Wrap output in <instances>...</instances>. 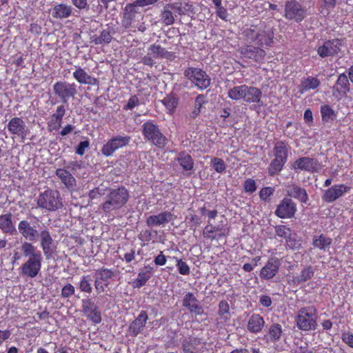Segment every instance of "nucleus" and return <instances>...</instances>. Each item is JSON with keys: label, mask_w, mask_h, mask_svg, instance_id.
Returning a JSON list of instances; mask_svg holds the SVG:
<instances>
[{"label": "nucleus", "mask_w": 353, "mask_h": 353, "mask_svg": "<svg viewBox=\"0 0 353 353\" xmlns=\"http://www.w3.org/2000/svg\"><path fill=\"white\" fill-rule=\"evenodd\" d=\"M201 340L198 338H189L182 343L183 353H203V347H200Z\"/></svg>", "instance_id": "obj_34"}, {"label": "nucleus", "mask_w": 353, "mask_h": 353, "mask_svg": "<svg viewBox=\"0 0 353 353\" xmlns=\"http://www.w3.org/2000/svg\"><path fill=\"white\" fill-rule=\"evenodd\" d=\"M283 334L281 325L275 323L270 325L267 333L264 335V340L266 343H276L279 341Z\"/></svg>", "instance_id": "obj_31"}, {"label": "nucleus", "mask_w": 353, "mask_h": 353, "mask_svg": "<svg viewBox=\"0 0 353 353\" xmlns=\"http://www.w3.org/2000/svg\"><path fill=\"white\" fill-rule=\"evenodd\" d=\"M142 134L145 139L151 142L159 148H164L168 143V139L164 136L158 125L152 120L147 121L142 125Z\"/></svg>", "instance_id": "obj_6"}, {"label": "nucleus", "mask_w": 353, "mask_h": 353, "mask_svg": "<svg viewBox=\"0 0 353 353\" xmlns=\"http://www.w3.org/2000/svg\"><path fill=\"white\" fill-rule=\"evenodd\" d=\"M174 215L168 211L159 213L157 215H151L146 219V224L149 227L157 226L168 223L173 220Z\"/></svg>", "instance_id": "obj_29"}, {"label": "nucleus", "mask_w": 353, "mask_h": 353, "mask_svg": "<svg viewBox=\"0 0 353 353\" xmlns=\"http://www.w3.org/2000/svg\"><path fill=\"white\" fill-rule=\"evenodd\" d=\"M65 114V108L63 105L57 107L56 112L52 114L48 121V129L50 132L57 131L62 124L63 118Z\"/></svg>", "instance_id": "obj_26"}, {"label": "nucleus", "mask_w": 353, "mask_h": 353, "mask_svg": "<svg viewBox=\"0 0 353 353\" xmlns=\"http://www.w3.org/2000/svg\"><path fill=\"white\" fill-rule=\"evenodd\" d=\"M221 227L219 225H212L211 221H208V225L205 227L203 235L204 238L208 239L210 240H214L216 239V236L214 235V233L216 232H218L221 230Z\"/></svg>", "instance_id": "obj_50"}, {"label": "nucleus", "mask_w": 353, "mask_h": 353, "mask_svg": "<svg viewBox=\"0 0 353 353\" xmlns=\"http://www.w3.org/2000/svg\"><path fill=\"white\" fill-rule=\"evenodd\" d=\"M265 325L263 318L259 314H253L248 322V330L254 334L259 333Z\"/></svg>", "instance_id": "obj_35"}, {"label": "nucleus", "mask_w": 353, "mask_h": 353, "mask_svg": "<svg viewBox=\"0 0 353 353\" xmlns=\"http://www.w3.org/2000/svg\"><path fill=\"white\" fill-rule=\"evenodd\" d=\"M130 140V137L127 135L113 136L102 146L101 152L106 157H111L117 150L127 146Z\"/></svg>", "instance_id": "obj_9"}, {"label": "nucleus", "mask_w": 353, "mask_h": 353, "mask_svg": "<svg viewBox=\"0 0 353 353\" xmlns=\"http://www.w3.org/2000/svg\"><path fill=\"white\" fill-rule=\"evenodd\" d=\"M175 8L174 5L167 3L164 6L163 9L161 12L160 17L161 22L165 26L172 25L175 21L174 17L171 11V8Z\"/></svg>", "instance_id": "obj_44"}, {"label": "nucleus", "mask_w": 353, "mask_h": 353, "mask_svg": "<svg viewBox=\"0 0 353 353\" xmlns=\"http://www.w3.org/2000/svg\"><path fill=\"white\" fill-rule=\"evenodd\" d=\"M321 114L322 120L324 122H327L330 120H334L336 116L334 110L329 105H321Z\"/></svg>", "instance_id": "obj_49"}, {"label": "nucleus", "mask_w": 353, "mask_h": 353, "mask_svg": "<svg viewBox=\"0 0 353 353\" xmlns=\"http://www.w3.org/2000/svg\"><path fill=\"white\" fill-rule=\"evenodd\" d=\"M79 289L81 292L90 294L92 292V279L90 275H83L79 281Z\"/></svg>", "instance_id": "obj_51"}, {"label": "nucleus", "mask_w": 353, "mask_h": 353, "mask_svg": "<svg viewBox=\"0 0 353 353\" xmlns=\"http://www.w3.org/2000/svg\"><path fill=\"white\" fill-rule=\"evenodd\" d=\"M317 310L313 305L301 307L296 316L297 327L302 331L314 330L317 327Z\"/></svg>", "instance_id": "obj_4"}, {"label": "nucleus", "mask_w": 353, "mask_h": 353, "mask_svg": "<svg viewBox=\"0 0 353 353\" xmlns=\"http://www.w3.org/2000/svg\"><path fill=\"white\" fill-rule=\"evenodd\" d=\"M153 262L156 265L163 266L167 262V257L163 254V251H160L159 254L154 257Z\"/></svg>", "instance_id": "obj_61"}, {"label": "nucleus", "mask_w": 353, "mask_h": 353, "mask_svg": "<svg viewBox=\"0 0 353 353\" xmlns=\"http://www.w3.org/2000/svg\"><path fill=\"white\" fill-rule=\"evenodd\" d=\"M72 12L71 6L63 3H57L52 8V16L55 19H65L71 15Z\"/></svg>", "instance_id": "obj_36"}, {"label": "nucleus", "mask_w": 353, "mask_h": 353, "mask_svg": "<svg viewBox=\"0 0 353 353\" xmlns=\"http://www.w3.org/2000/svg\"><path fill=\"white\" fill-rule=\"evenodd\" d=\"M8 130L11 134L24 138L27 134L26 125L21 118H12L8 125Z\"/></svg>", "instance_id": "obj_25"}, {"label": "nucleus", "mask_w": 353, "mask_h": 353, "mask_svg": "<svg viewBox=\"0 0 353 353\" xmlns=\"http://www.w3.org/2000/svg\"><path fill=\"white\" fill-rule=\"evenodd\" d=\"M245 89L246 84L236 85L228 90V97L232 100L243 101Z\"/></svg>", "instance_id": "obj_45"}, {"label": "nucleus", "mask_w": 353, "mask_h": 353, "mask_svg": "<svg viewBox=\"0 0 353 353\" xmlns=\"http://www.w3.org/2000/svg\"><path fill=\"white\" fill-rule=\"evenodd\" d=\"M18 230L21 236L26 239L30 241H34L38 239L39 232L36 228L32 226L30 223L26 220L19 221L18 224Z\"/></svg>", "instance_id": "obj_23"}, {"label": "nucleus", "mask_w": 353, "mask_h": 353, "mask_svg": "<svg viewBox=\"0 0 353 353\" xmlns=\"http://www.w3.org/2000/svg\"><path fill=\"white\" fill-rule=\"evenodd\" d=\"M185 76L201 90L206 89L210 84L209 76L199 68H188L185 70Z\"/></svg>", "instance_id": "obj_12"}, {"label": "nucleus", "mask_w": 353, "mask_h": 353, "mask_svg": "<svg viewBox=\"0 0 353 353\" xmlns=\"http://www.w3.org/2000/svg\"><path fill=\"white\" fill-rule=\"evenodd\" d=\"M153 272V267L150 266V265H145L142 269L140 270L137 278L132 281V287L134 288H140L145 285L152 276Z\"/></svg>", "instance_id": "obj_28"}, {"label": "nucleus", "mask_w": 353, "mask_h": 353, "mask_svg": "<svg viewBox=\"0 0 353 353\" xmlns=\"http://www.w3.org/2000/svg\"><path fill=\"white\" fill-rule=\"evenodd\" d=\"M83 311L87 319L94 324L101 322V314L97 305L91 299L82 301Z\"/></svg>", "instance_id": "obj_17"}, {"label": "nucleus", "mask_w": 353, "mask_h": 353, "mask_svg": "<svg viewBox=\"0 0 353 353\" xmlns=\"http://www.w3.org/2000/svg\"><path fill=\"white\" fill-rule=\"evenodd\" d=\"M75 292L74 287L71 283L65 285L61 291V296L63 299H68L72 296Z\"/></svg>", "instance_id": "obj_56"}, {"label": "nucleus", "mask_w": 353, "mask_h": 353, "mask_svg": "<svg viewBox=\"0 0 353 353\" xmlns=\"http://www.w3.org/2000/svg\"><path fill=\"white\" fill-rule=\"evenodd\" d=\"M75 68L72 77L80 85H96L98 83L97 79L90 75L84 68L80 66H75Z\"/></svg>", "instance_id": "obj_27"}, {"label": "nucleus", "mask_w": 353, "mask_h": 353, "mask_svg": "<svg viewBox=\"0 0 353 353\" xmlns=\"http://www.w3.org/2000/svg\"><path fill=\"white\" fill-rule=\"evenodd\" d=\"M314 275V270L312 266L307 265L301 270L298 275L293 276L292 281L293 283L299 285L310 280Z\"/></svg>", "instance_id": "obj_38"}, {"label": "nucleus", "mask_w": 353, "mask_h": 353, "mask_svg": "<svg viewBox=\"0 0 353 353\" xmlns=\"http://www.w3.org/2000/svg\"><path fill=\"white\" fill-rule=\"evenodd\" d=\"M21 251L26 260L19 268V274L25 278L34 279L40 273L43 256L40 250L31 242H22Z\"/></svg>", "instance_id": "obj_2"}, {"label": "nucleus", "mask_w": 353, "mask_h": 353, "mask_svg": "<svg viewBox=\"0 0 353 353\" xmlns=\"http://www.w3.org/2000/svg\"><path fill=\"white\" fill-rule=\"evenodd\" d=\"M274 190L272 187H265L263 188L259 191V197L261 200L264 201H268L270 200V197L274 194Z\"/></svg>", "instance_id": "obj_57"}, {"label": "nucleus", "mask_w": 353, "mask_h": 353, "mask_svg": "<svg viewBox=\"0 0 353 353\" xmlns=\"http://www.w3.org/2000/svg\"><path fill=\"white\" fill-rule=\"evenodd\" d=\"M38 238L39 239V246L46 259L47 260L53 259L57 250V244L49 229L45 228L41 230Z\"/></svg>", "instance_id": "obj_8"}, {"label": "nucleus", "mask_w": 353, "mask_h": 353, "mask_svg": "<svg viewBox=\"0 0 353 353\" xmlns=\"http://www.w3.org/2000/svg\"><path fill=\"white\" fill-rule=\"evenodd\" d=\"M296 204L290 198H283L277 205L274 214L280 219L293 218L296 212Z\"/></svg>", "instance_id": "obj_14"}, {"label": "nucleus", "mask_w": 353, "mask_h": 353, "mask_svg": "<svg viewBox=\"0 0 353 353\" xmlns=\"http://www.w3.org/2000/svg\"><path fill=\"white\" fill-rule=\"evenodd\" d=\"M55 174L68 189L73 190L76 187V179L69 171L58 168Z\"/></svg>", "instance_id": "obj_33"}, {"label": "nucleus", "mask_w": 353, "mask_h": 353, "mask_svg": "<svg viewBox=\"0 0 353 353\" xmlns=\"http://www.w3.org/2000/svg\"><path fill=\"white\" fill-rule=\"evenodd\" d=\"M286 161H281V159H274L269 167H268V174L270 176H274L279 174L283 169L284 165Z\"/></svg>", "instance_id": "obj_48"}, {"label": "nucleus", "mask_w": 353, "mask_h": 353, "mask_svg": "<svg viewBox=\"0 0 353 353\" xmlns=\"http://www.w3.org/2000/svg\"><path fill=\"white\" fill-rule=\"evenodd\" d=\"M351 189L350 186L343 183L335 184L324 192L322 199L326 203H333L339 198L349 193Z\"/></svg>", "instance_id": "obj_15"}, {"label": "nucleus", "mask_w": 353, "mask_h": 353, "mask_svg": "<svg viewBox=\"0 0 353 353\" xmlns=\"http://www.w3.org/2000/svg\"><path fill=\"white\" fill-rule=\"evenodd\" d=\"M176 160L183 170L191 171L193 170L194 161L192 157L186 152H179Z\"/></svg>", "instance_id": "obj_43"}, {"label": "nucleus", "mask_w": 353, "mask_h": 353, "mask_svg": "<svg viewBox=\"0 0 353 353\" xmlns=\"http://www.w3.org/2000/svg\"><path fill=\"white\" fill-rule=\"evenodd\" d=\"M230 306L227 301L222 300L219 303L218 314L221 316L229 312Z\"/></svg>", "instance_id": "obj_59"}, {"label": "nucleus", "mask_w": 353, "mask_h": 353, "mask_svg": "<svg viewBox=\"0 0 353 353\" xmlns=\"http://www.w3.org/2000/svg\"><path fill=\"white\" fill-rule=\"evenodd\" d=\"M343 45V39L334 38L326 40L321 46H319L316 52L321 58L334 57L339 54Z\"/></svg>", "instance_id": "obj_10"}, {"label": "nucleus", "mask_w": 353, "mask_h": 353, "mask_svg": "<svg viewBox=\"0 0 353 353\" xmlns=\"http://www.w3.org/2000/svg\"><path fill=\"white\" fill-rule=\"evenodd\" d=\"M0 230L3 234L9 235L16 234L17 229L12 221V214L10 212L0 215Z\"/></svg>", "instance_id": "obj_30"}, {"label": "nucleus", "mask_w": 353, "mask_h": 353, "mask_svg": "<svg viewBox=\"0 0 353 353\" xmlns=\"http://www.w3.org/2000/svg\"><path fill=\"white\" fill-rule=\"evenodd\" d=\"M183 306L195 315H202L204 313L203 307L192 292H188L183 299Z\"/></svg>", "instance_id": "obj_24"}, {"label": "nucleus", "mask_w": 353, "mask_h": 353, "mask_svg": "<svg viewBox=\"0 0 353 353\" xmlns=\"http://www.w3.org/2000/svg\"><path fill=\"white\" fill-rule=\"evenodd\" d=\"M244 190L246 192L253 193L256 190V184L254 179H248L245 181L243 184Z\"/></svg>", "instance_id": "obj_58"}, {"label": "nucleus", "mask_w": 353, "mask_h": 353, "mask_svg": "<svg viewBox=\"0 0 353 353\" xmlns=\"http://www.w3.org/2000/svg\"><path fill=\"white\" fill-rule=\"evenodd\" d=\"M91 39L95 45L110 43L112 41V36L109 29H103L99 36L94 35L91 37Z\"/></svg>", "instance_id": "obj_46"}, {"label": "nucleus", "mask_w": 353, "mask_h": 353, "mask_svg": "<svg viewBox=\"0 0 353 353\" xmlns=\"http://www.w3.org/2000/svg\"><path fill=\"white\" fill-rule=\"evenodd\" d=\"M306 16V8L296 0L288 1L285 3L284 14L285 19L301 22Z\"/></svg>", "instance_id": "obj_11"}, {"label": "nucleus", "mask_w": 353, "mask_h": 353, "mask_svg": "<svg viewBox=\"0 0 353 353\" xmlns=\"http://www.w3.org/2000/svg\"><path fill=\"white\" fill-rule=\"evenodd\" d=\"M77 85L66 81H58L52 86L54 96L63 103H68L70 99H74L77 94Z\"/></svg>", "instance_id": "obj_7"}, {"label": "nucleus", "mask_w": 353, "mask_h": 353, "mask_svg": "<svg viewBox=\"0 0 353 353\" xmlns=\"http://www.w3.org/2000/svg\"><path fill=\"white\" fill-rule=\"evenodd\" d=\"M275 233L277 236L283 238L288 242V239H290L292 235L291 229L284 225H279L275 227Z\"/></svg>", "instance_id": "obj_52"}, {"label": "nucleus", "mask_w": 353, "mask_h": 353, "mask_svg": "<svg viewBox=\"0 0 353 353\" xmlns=\"http://www.w3.org/2000/svg\"><path fill=\"white\" fill-rule=\"evenodd\" d=\"M72 3L79 10H88V0H71Z\"/></svg>", "instance_id": "obj_64"}, {"label": "nucleus", "mask_w": 353, "mask_h": 353, "mask_svg": "<svg viewBox=\"0 0 353 353\" xmlns=\"http://www.w3.org/2000/svg\"><path fill=\"white\" fill-rule=\"evenodd\" d=\"M321 85L320 80L312 76H309L304 78L299 85V92L303 94L310 90H314L319 87Z\"/></svg>", "instance_id": "obj_40"}, {"label": "nucleus", "mask_w": 353, "mask_h": 353, "mask_svg": "<svg viewBox=\"0 0 353 353\" xmlns=\"http://www.w3.org/2000/svg\"><path fill=\"white\" fill-rule=\"evenodd\" d=\"M179 98L177 94L171 92L166 95L162 100L161 103L166 109V113L170 115H173L179 105Z\"/></svg>", "instance_id": "obj_32"}, {"label": "nucleus", "mask_w": 353, "mask_h": 353, "mask_svg": "<svg viewBox=\"0 0 353 353\" xmlns=\"http://www.w3.org/2000/svg\"><path fill=\"white\" fill-rule=\"evenodd\" d=\"M291 168L294 170L306 171L314 173L321 169L319 161L314 158L303 157L296 159L291 165Z\"/></svg>", "instance_id": "obj_13"}, {"label": "nucleus", "mask_w": 353, "mask_h": 353, "mask_svg": "<svg viewBox=\"0 0 353 353\" xmlns=\"http://www.w3.org/2000/svg\"><path fill=\"white\" fill-rule=\"evenodd\" d=\"M288 196L299 200L302 203H306L308 201V195L305 188L297 185L292 184L288 186Z\"/></svg>", "instance_id": "obj_37"}, {"label": "nucleus", "mask_w": 353, "mask_h": 353, "mask_svg": "<svg viewBox=\"0 0 353 353\" xmlns=\"http://www.w3.org/2000/svg\"><path fill=\"white\" fill-rule=\"evenodd\" d=\"M139 103V99L137 95H133L130 97L128 99L127 104L124 106L123 109L125 110H132L134 107L138 105Z\"/></svg>", "instance_id": "obj_60"}, {"label": "nucleus", "mask_w": 353, "mask_h": 353, "mask_svg": "<svg viewBox=\"0 0 353 353\" xmlns=\"http://www.w3.org/2000/svg\"><path fill=\"white\" fill-rule=\"evenodd\" d=\"M242 35L248 43L239 48L241 57L259 65L264 63L267 56L265 49L272 48L274 43L273 29L263 24L251 25L243 30Z\"/></svg>", "instance_id": "obj_1"}, {"label": "nucleus", "mask_w": 353, "mask_h": 353, "mask_svg": "<svg viewBox=\"0 0 353 353\" xmlns=\"http://www.w3.org/2000/svg\"><path fill=\"white\" fill-rule=\"evenodd\" d=\"M176 266L180 274L188 275L190 273V268L188 263L183 259H176Z\"/></svg>", "instance_id": "obj_55"}, {"label": "nucleus", "mask_w": 353, "mask_h": 353, "mask_svg": "<svg viewBox=\"0 0 353 353\" xmlns=\"http://www.w3.org/2000/svg\"><path fill=\"white\" fill-rule=\"evenodd\" d=\"M216 15L222 20L227 21L228 11L225 8L222 6V4L219 6H215Z\"/></svg>", "instance_id": "obj_62"}, {"label": "nucleus", "mask_w": 353, "mask_h": 353, "mask_svg": "<svg viewBox=\"0 0 353 353\" xmlns=\"http://www.w3.org/2000/svg\"><path fill=\"white\" fill-rule=\"evenodd\" d=\"M96 274L97 275V279L94 281V287L97 291L101 292L104 291V287L99 281L104 282L105 285L107 287L110 283V281L115 276L116 274L112 269L102 267L96 270Z\"/></svg>", "instance_id": "obj_20"}, {"label": "nucleus", "mask_w": 353, "mask_h": 353, "mask_svg": "<svg viewBox=\"0 0 353 353\" xmlns=\"http://www.w3.org/2000/svg\"><path fill=\"white\" fill-rule=\"evenodd\" d=\"M262 95L263 93L261 89L246 85L243 101L247 103H253L256 107L260 108L263 105L261 100Z\"/></svg>", "instance_id": "obj_21"}, {"label": "nucleus", "mask_w": 353, "mask_h": 353, "mask_svg": "<svg viewBox=\"0 0 353 353\" xmlns=\"http://www.w3.org/2000/svg\"><path fill=\"white\" fill-rule=\"evenodd\" d=\"M148 54L155 59H170L172 53L168 52L159 44L154 43L148 48Z\"/></svg>", "instance_id": "obj_39"}, {"label": "nucleus", "mask_w": 353, "mask_h": 353, "mask_svg": "<svg viewBox=\"0 0 353 353\" xmlns=\"http://www.w3.org/2000/svg\"><path fill=\"white\" fill-rule=\"evenodd\" d=\"M281 265V259L276 257H270L261 269L259 276L264 280H270L279 272Z\"/></svg>", "instance_id": "obj_16"}, {"label": "nucleus", "mask_w": 353, "mask_h": 353, "mask_svg": "<svg viewBox=\"0 0 353 353\" xmlns=\"http://www.w3.org/2000/svg\"><path fill=\"white\" fill-rule=\"evenodd\" d=\"M157 231L152 230H142L138 235L139 239L141 241V246H145L148 243L157 237Z\"/></svg>", "instance_id": "obj_47"}, {"label": "nucleus", "mask_w": 353, "mask_h": 353, "mask_svg": "<svg viewBox=\"0 0 353 353\" xmlns=\"http://www.w3.org/2000/svg\"><path fill=\"white\" fill-rule=\"evenodd\" d=\"M107 197V201L101 205V209L105 214L123 208L128 202L130 194L127 188L121 185L111 190Z\"/></svg>", "instance_id": "obj_3"}, {"label": "nucleus", "mask_w": 353, "mask_h": 353, "mask_svg": "<svg viewBox=\"0 0 353 353\" xmlns=\"http://www.w3.org/2000/svg\"><path fill=\"white\" fill-rule=\"evenodd\" d=\"M273 152L275 159H281L283 161H287L289 150L285 141H279L276 142L274 145Z\"/></svg>", "instance_id": "obj_42"}, {"label": "nucleus", "mask_w": 353, "mask_h": 353, "mask_svg": "<svg viewBox=\"0 0 353 353\" xmlns=\"http://www.w3.org/2000/svg\"><path fill=\"white\" fill-rule=\"evenodd\" d=\"M341 339L343 343L353 348V333L349 332H344L342 334Z\"/></svg>", "instance_id": "obj_63"}, {"label": "nucleus", "mask_w": 353, "mask_h": 353, "mask_svg": "<svg viewBox=\"0 0 353 353\" xmlns=\"http://www.w3.org/2000/svg\"><path fill=\"white\" fill-rule=\"evenodd\" d=\"M148 315L146 311L141 310L137 317L130 324L128 327L129 335L135 337L145 327Z\"/></svg>", "instance_id": "obj_22"}, {"label": "nucleus", "mask_w": 353, "mask_h": 353, "mask_svg": "<svg viewBox=\"0 0 353 353\" xmlns=\"http://www.w3.org/2000/svg\"><path fill=\"white\" fill-rule=\"evenodd\" d=\"M37 204L39 208L48 212L56 211L63 206L59 192L50 188L39 195Z\"/></svg>", "instance_id": "obj_5"}, {"label": "nucleus", "mask_w": 353, "mask_h": 353, "mask_svg": "<svg viewBox=\"0 0 353 353\" xmlns=\"http://www.w3.org/2000/svg\"><path fill=\"white\" fill-rule=\"evenodd\" d=\"M332 239L324 234L315 235L312 239V245L320 250L329 249L332 245Z\"/></svg>", "instance_id": "obj_41"}, {"label": "nucleus", "mask_w": 353, "mask_h": 353, "mask_svg": "<svg viewBox=\"0 0 353 353\" xmlns=\"http://www.w3.org/2000/svg\"><path fill=\"white\" fill-rule=\"evenodd\" d=\"M211 165L213 169L218 173H223L226 168L225 161L218 157H214L211 159Z\"/></svg>", "instance_id": "obj_54"}, {"label": "nucleus", "mask_w": 353, "mask_h": 353, "mask_svg": "<svg viewBox=\"0 0 353 353\" xmlns=\"http://www.w3.org/2000/svg\"><path fill=\"white\" fill-rule=\"evenodd\" d=\"M350 87L348 77L345 73L340 74L332 88L333 95L338 99H341L350 92Z\"/></svg>", "instance_id": "obj_18"}, {"label": "nucleus", "mask_w": 353, "mask_h": 353, "mask_svg": "<svg viewBox=\"0 0 353 353\" xmlns=\"http://www.w3.org/2000/svg\"><path fill=\"white\" fill-rule=\"evenodd\" d=\"M209 205V203H205L202 207L199 208V212L202 216L207 215L208 220L211 221L217 216L218 211L216 209L208 210L207 208Z\"/></svg>", "instance_id": "obj_53"}, {"label": "nucleus", "mask_w": 353, "mask_h": 353, "mask_svg": "<svg viewBox=\"0 0 353 353\" xmlns=\"http://www.w3.org/2000/svg\"><path fill=\"white\" fill-rule=\"evenodd\" d=\"M137 14H141V12L134 2L126 4L121 19L122 27L125 29L130 28Z\"/></svg>", "instance_id": "obj_19"}]
</instances>
